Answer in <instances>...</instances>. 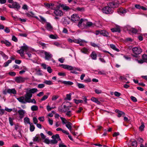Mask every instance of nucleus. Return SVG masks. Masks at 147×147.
<instances>
[{"label": "nucleus", "mask_w": 147, "mask_h": 147, "mask_svg": "<svg viewBox=\"0 0 147 147\" xmlns=\"http://www.w3.org/2000/svg\"><path fill=\"white\" fill-rule=\"evenodd\" d=\"M38 91L36 88H29L26 90V93L24 96H21L17 98V100L20 103L25 104L27 103H32L35 104L36 103L35 99H31L32 94Z\"/></svg>", "instance_id": "1"}, {"label": "nucleus", "mask_w": 147, "mask_h": 147, "mask_svg": "<svg viewBox=\"0 0 147 147\" xmlns=\"http://www.w3.org/2000/svg\"><path fill=\"white\" fill-rule=\"evenodd\" d=\"M51 138L53 139L50 140L48 138H45L44 140V142L47 144H56L58 142V141H60V139L58 134H56L52 136Z\"/></svg>", "instance_id": "2"}, {"label": "nucleus", "mask_w": 147, "mask_h": 147, "mask_svg": "<svg viewBox=\"0 0 147 147\" xmlns=\"http://www.w3.org/2000/svg\"><path fill=\"white\" fill-rule=\"evenodd\" d=\"M84 21H85L86 23V25L84 26L85 28H87V27H90L93 25V23L91 22H87V20L86 19H84L83 18L81 19L78 22V26L80 28L82 24V22Z\"/></svg>", "instance_id": "3"}, {"label": "nucleus", "mask_w": 147, "mask_h": 147, "mask_svg": "<svg viewBox=\"0 0 147 147\" xmlns=\"http://www.w3.org/2000/svg\"><path fill=\"white\" fill-rule=\"evenodd\" d=\"M119 5V3L117 1H115L111 2L109 3L107 5L109 6L111 8H116L118 7Z\"/></svg>", "instance_id": "4"}, {"label": "nucleus", "mask_w": 147, "mask_h": 147, "mask_svg": "<svg viewBox=\"0 0 147 147\" xmlns=\"http://www.w3.org/2000/svg\"><path fill=\"white\" fill-rule=\"evenodd\" d=\"M43 52L45 55V60L48 61L51 60L53 63L55 62V61L52 58L53 55L50 53L45 51H44Z\"/></svg>", "instance_id": "5"}, {"label": "nucleus", "mask_w": 147, "mask_h": 147, "mask_svg": "<svg viewBox=\"0 0 147 147\" xmlns=\"http://www.w3.org/2000/svg\"><path fill=\"white\" fill-rule=\"evenodd\" d=\"M70 107L65 105H62L58 107V110L61 113H65L69 109Z\"/></svg>", "instance_id": "6"}, {"label": "nucleus", "mask_w": 147, "mask_h": 147, "mask_svg": "<svg viewBox=\"0 0 147 147\" xmlns=\"http://www.w3.org/2000/svg\"><path fill=\"white\" fill-rule=\"evenodd\" d=\"M102 11L103 13L107 14L111 13L113 12L111 8L108 6L103 7Z\"/></svg>", "instance_id": "7"}, {"label": "nucleus", "mask_w": 147, "mask_h": 147, "mask_svg": "<svg viewBox=\"0 0 147 147\" xmlns=\"http://www.w3.org/2000/svg\"><path fill=\"white\" fill-rule=\"evenodd\" d=\"M8 7L10 8H14L17 10L19 9L21 7L20 4L16 2L13 3L12 4H9Z\"/></svg>", "instance_id": "8"}, {"label": "nucleus", "mask_w": 147, "mask_h": 147, "mask_svg": "<svg viewBox=\"0 0 147 147\" xmlns=\"http://www.w3.org/2000/svg\"><path fill=\"white\" fill-rule=\"evenodd\" d=\"M133 52L136 55H139L142 52V50L140 47H135L132 50Z\"/></svg>", "instance_id": "9"}, {"label": "nucleus", "mask_w": 147, "mask_h": 147, "mask_svg": "<svg viewBox=\"0 0 147 147\" xmlns=\"http://www.w3.org/2000/svg\"><path fill=\"white\" fill-rule=\"evenodd\" d=\"M26 79L24 77L19 76L15 78L16 82L18 83H21L24 82Z\"/></svg>", "instance_id": "10"}, {"label": "nucleus", "mask_w": 147, "mask_h": 147, "mask_svg": "<svg viewBox=\"0 0 147 147\" xmlns=\"http://www.w3.org/2000/svg\"><path fill=\"white\" fill-rule=\"evenodd\" d=\"M59 65L60 66L62 67V68L64 69L69 70H72L74 69V67L72 66L67 65L61 64Z\"/></svg>", "instance_id": "11"}, {"label": "nucleus", "mask_w": 147, "mask_h": 147, "mask_svg": "<svg viewBox=\"0 0 147 147\" xmlns=\"http://www.w3.org/2000/svg\"><path fill=\"white\" fill-rule=\"evenodd\" d=\"M80 19V17L77 14H73L71 16V20L74 22L78 21Z\"/></svg>", "instance_id": "12"}, {"label": "nucleus", "mask_w": 147, "mask_h": 147, "mask_svg": "<svg viewBox=\"0 0 147 147\" xmlns=\"http://www.w3.org/2000/svg\"><path fill=\"white\" fill-rule=\"evenodd\" d=\"M111 30L113 32H120L121 31L120 26L117 25H116L115 27L111 28Z\"/></svg>", "instance_id": "13"}, {"label": "nucleus", "mask_w": 147, "mask_h": 147, "mask_svg": "<svg viewBox=\"0 0 147 147\" xmlns=\"http://www.w3.org/2000/svg\"><path fill=\"white\" fill-rule=\"evenodd\" d=\"M18 113L19 115V117L20 119H22L24 116V114L26 113V111L23 109H20L18 111Z\"/></svg>", "instance_id": "14"}, {"label": "nucleus", "mask_w": 147, "mask_h": 147, "mask_svg": "<svg viewBox=\"0 0 147 147\" xmlns=\"http://www.w3.org/2000/svg\"><path fill=\"white\" fill-rule=\"evenodd\" d=\"M44 5L45 6L46 8L48 9H50L51 10L53 9V7L54 6V4L53 3H44Z\"/></svg>", "instance_id": "15"}, {"label": "nucleus", "mask_w": 147, "mask_h": 147, "mask_svg": "<svg viewBox=\"0 0 147 147\" xmlns=\"http://www.w3.org/2000/svg\"><path fill=\"white\" fill-rule=\"evenodd\" d=\"M130 143L131 147H136L137 146V141L134 139L131 140Z\"/></svg>", "instance_id": "16"}, {"label": "nucleus", "mask_w": 147, "mask_h": 147, "mask_svg": "<svg viewBox=\"0 0 147 147\" xmlns=\"http://www.w3.org/2000/svg\"><path fill=\"white\" fill-rule=\"evenodd\" d=\"M54 13L56 16H62L63 14L62 11L60 9L55 10Z\"/></svg>", "instance_id": "17"}, {"label": "nucleus", "mask_w": 147, "mask_h": 147, "mask_svg": "<svg viewBox=\"0 0 147 147\" xmlns=\"http://www.w3.org/2000/svg\"><path fill=\"white\" fill-rule=\"evenodd\" d=\"M7 92L10 94H15L17 93V91L14 88L8 89L7 90Z\"/></svg>", "instance_id": "18"}, {"label": "nucleus", "mask_w": 147, "mask_h": 147, "mask_svg": "<svg viewBox=\"0 0 147 147\" xmlns=\"http://www.w3.org/2000/svg\"><path fill=\"white\" fill-rule=\"evenodd\" d=\"M100 34L107 38H109L110 37L109 33L105 30H101Z\"/></svg>", "instance_id": "19"}, {"label": "nucleus", "mask_w": 147, "mask_h": 147, "mask_svg": "<svg viewBox=\"0 0 147 147\" xmlns=\"http://www.w3.org/2000/svg\"><path fill=\"white\" fill-rule=\"evenodd\" d=\"M118 13L121 15H124L127 12V10L125 9L120 8L118 11Z\"/></svg>", "instance_id": "20"}, {"label": "nucleus", "mask_w": 147, "mask_h": 147, "mask_svg": "<svg viewBox=\"0 0 147 147\" xmlns=\"http://www.w3.org/2000/svg\"><path fill=\"white\" fill-rule=\"evenodd\" d=\"M1 42L2 44H5L7 47H9L11 45V43L8 41L6 40H3L1 41Z\"/></svg>", "instance_id": "21"}, {"label": "nucleus", "mask_w": 147, "mask_h": 147, "mask_svg": "<svg viewBox=\"0 0 147 147\" xmlns=\"http://www.w3.org/2000/svg\"><path fill=\"white\" fill-rule=\"evenodd\" d=\"M59 82H61L64 84L67 85H71L73 84V83L72 82L70 81H67L60 80Z\"/></svg>", "instance_id": "22"}, {"label": "nucleus", "mask_w": 147, "mask_h": 147, "mask_svg": "<svg viewBox=\"0 0 147 147\" xmlns=\"http://www.w3.org/2000/svg\"><path fill=\"white\" fill-rule=\"evenodd\" d=\"M4 26L1 25V30H3L4 32L7 33H8L10 32V30L8 28L5 27L4 29Z\"/></svg>", "instance_id": "23"}, {"label": "nucleus", "mask_w": 147, "mask_h": 147, "mask_svg": "<svg viewBox=\"0 0 147 147\" xmlns=\"http://www.w3.org/2000/svg\"><path fill=\"white\" fill-rule=\"evenodd\" d=\"M23 46L21 47V48L25 52H27L29 50V47L26 45L25 43H24Z\"/></svg>", "instance_id": "24"}, {"label": "nucleus", "mask_w": 147, "mask_h": 147, "mask_svg": "<svg viewBox=\"0 0 147 147\" xmlns=\"http://www.w3.org/2000/svg\"><path fill=\"white\" fill-rule=\"evenodd\" d=\"M139 28L138 30H137V29H136L134 28H132L131 30L130 31L132 33L136 34L137 32H141V28L140 27H138Z\"/></svg>", "instance_id": "25"}, {"label": "nucleus", "mask_w": 147, "mask_h": 147, "mask_svg": "<svg viewBox=\"0 0 147 147\" xmlns=\"http://www.w3.org/2000/svg\"><path fill=\"white\" fill-rule=\"evenodd\" d=\"M72 124L69 122H68L66 124V127L71 132V126Z\"/></svg>", "instance_id": "26"}, {"label": "nucleus", "mask_w": 147, "mask_h": 147, "mask_svg": "<svg viewBox=\"0 0 147 147\" xmlns=\"http://www.w3.org/2000/svg\"><path fill=\"white\" fill-rule=\"evenodd\" d=\"M46 28L49 31H51L53 29V27L51 24L49 23H47L46 24Z\"/></svg>", "instance_id": "27"}, {"label": "nucleus", "mask_w": 147, "mask_h": 147, "mask_svg": "<svg viewBox=\"0 0 147 147\" xmlns=\"http://www.w3.org/2000/svg\"><path fill=\"white\" fill-rule=\"evenodd\" d=\"M80 51L82 53L87 54L88 51V49L84 47L81 49Z\"/></svg>", "instance_id": "28"}, {"label": "nucleus", "mask_w": 147, "mask_h": 147, "mask_svg": "<svg viewBox=\"0 0 147 147\" xmlns=\"http://www.w3.org/2000/svg\"><path fill=\"white\" fill-rule=\"evenodd\" d=\"M61 7L63 9L66 11H69L70 10V8L68 6H67L65 4H63L61 5Z\"/></svg>", "instance_id": "29"}, {"label": "nucleus", "mask_w": 147, "mask_h": 147, "mask_svg": "<svg viewBox=\"0 0 147 147\" xmlns=\"http://www.w3.org/2000/svg\"><path fill=\"white\" fill-rule=\"evenodd\" d=\"M91 100L93 102L96 103L98 105H100V101H98V99L94 97H92L91 98Z\"/></svg>", "instance_id": "30"}, {"label": "nucleus", "mask_w": 147, "mask_h": 147, "mask_svg": "<svg viewBox=\"0 0 147 147\" xmlns=\"http://www.w3.org/2000/svg\"><path fill=\"white\" fill-rule=\"evenodd\" d=\"M110 47L113 50H114V51H115L117 52H119V49H117L116 48V46L113 44H111L110 45Z\"/></svg>", "instance_id": "31"}, {"label": "nucleus", "mask_w": 147, "mask_h": 147, "mask_svg": "<svg viewBox=\"0 0 147 147\" xmlns=\"http://www.w3.org/2000/svg\"><path fill=\"white\" fill-rule=\"evenodd\" d=\"M24 51L23 50V49L21 48L20 50H18L17 52L22 57H23L24 56Z\"/></svg>", "instance_id": "32"}, {"label": "nucleus", "mask_w": 147, "mask_h": 147, "mask_svg": "<svg viewBox=\"0 0 147 147\" xmlns=\"http://www.w3.org/2000/svg\"><path fill=\"white\" fill-rule=\"evenodd\" d=\"M24 123L25 124H30L32 123L30 122V119L27 117H25L24 119Z\"/></svg>", "instance_id": "33"}, {"label": "nucleus", "mask_w": 147, "mask_h": 147, "mask_svg": "<svg viewBox=\"0 0 147 147\" xmlns=\"http://www.w3.org/2000/svg\"><path fill=\"white\" fill-rule=\"evenodd\" d=\"M92 59L96 60V59L97 55L95 52H93L90 55Z\"/></svg>", "instance_id": "34"}, {"label": "nucleus", "mask_w": 147, "mask_h": 147, "mask_svg": "<svg viewBox=\"0 0 147 147\" xmlns=\"http://www.w3.org/2000/svg\"><path fill=\"white\" fill-rule=\"evenodd\" d=\"M31 109L32 111H36L38 110V107L36 105H33L31 107Z\"/></svg>", "instance_id": "35"}, {"label": "nucleus", "mask_w": 147, "mask_h": 147, "mask_svg": "<svg viewBox=\"0 0 147 147\" xmlns=\"http://www.w3.org/2000/svg\"><path fill=\"white\" fill-rule=\"evenodd\" d=\"M30 131L31 132L33 131L35 129V127L34 125H33V124L31 123L30 124Z\"/></svg>", "instance_id": "36"}, {"label": "nucleus", "mask_w": 147, "mask_h": 147, "mask_svg": "<svg viewBox=\"0 0 147 147\" xmlns=\"http://www.w3.org/2000/svg\"><path fill=\"white\" fill-rule=\"evenodd\" d=\"M1 55L3 57L4 59L5 60H7L8 58V57L7 55H6L3 52L1 51Z\"/></svg>", "instance_id": "37"}, {"label": "nucleus", "mask_w": 147, "mask_h": 147, "mask_svg": "<svg viewBox=\"0 0 147 147\" xmlns=\"http://www.w3.org/2000/svg\"><path fill=\"white\" fill-rule=\"evenodd\" d=\"M60 119H61L62 123L63 124H66L68 121H67L65 118L60 117Z\"/></svg>", "instance_id": "38"}, {"label": "nucleus", "mask_w": 147, "mask_h": 147, "mask_svg": "<svg viewBox=\"0 0 147 147\" xmlns=\"http://www.w3.org/2000/svg\"><path fill=\"white\" fill-rule=\"evenodd\" d=\"M43 83L49 85L53 84L52 82L50 80H45L44 81Z\"/></svg>", "instance_id": "39"}, {"label": "nucleus", "mask_w": 147, "mask_h": 147, "mask_svg": "<svg viewBox=\"0 0 147 147\" xmlns=\"http://www.w3.org/2000/svg\"><path fill=\"white\" fill-rule=\"evenodd\" d=\"M77 86L79 88H83L85 87V86L84 84L78 83H77Z\"/></svg>", "instance_id": "40"}, {"label": "nucleus", "mask_w": 147, "mask_h": 147, "mask_svg": "<svg viewBox=\"0 0 147 147\" xmlns=\"http://www.w3.org/2000/svg\"><path fill=\"white\" fill-rule=\"evenodd\" d=\"M62 23L66 25L68 24H69V22L65 18L63 19V20L62 21Z\"/></svg>", "instance_id": "41"}, {"label": "nucleus", "mask_w": 147, "mask_h": 147, "mask_svg": "<svg viewBox=\"0 0 147 147\" xmlns=\"http://www.w3.org/2000/svg\"><path fill=\"white\" fill-rule=\"evenodd\" d=\"M71 94L70 93L69 94H67L66 95V98H65L66 100H71Z\"/></svg>", "instance_id": "42"}, {"label": "nucleus", "mask_w": 147, "mask_h": 147, "mask_svg": "<svg viewBox=\"0 0 147 147\" xmlns=\"http://www.w3.org/2000/svg\"><path fill=\"white\" fill-rule=\"evenodd\" d=\"M36 74L38 76H42V74L41 72V70L40 69L38 70H36Z\"/></svg>", "instance_id": "43"}, {"label": "nucleus", "mask_w": 147, "mask_h": 147, "mask_svg": "<svg viewBox=\"0 0 147 147\" xmlns=\"http://www.w3.org/2000/svg\"><path fill=\"white\" fill-rule=\"evenodd\" d=\"M141 125L140 126L139 129L140 130L142 131L143 130L144 128L145 127V125L144 123L143 122H142V123Z\"/></svg>", "instance_id": "44"}, {"label": "nucleus", "mask_w": 147, "mask_h": 147, "mask_svg": "<svg viewBox=\"0 0 147 147\" xmlns=\"http://www.w3.org/2000/svg\"><path fill=\"white\" fill-rule=\"evenodd\" d=\"M94 92L97 94H99L102 92V91L101 90L98 89H95L94 90Z\"/></svg>", "instance_id": "45"}, {"label": "nucleus", "mask_w": 147, "mask_h": 147, "mask_svg": "<svg viewBox=\"0 0 147 147\" xmlns=\"http://www.w3.org/2000/svg\"><path fill=\"white\" fill-rule=\"evenodd\" d=\"M13 118H12L11 117H9V123L11 126H13Z\"/></svg>", "instance_id": "46"}, {"label": "nucleus", "mask_w": 147, "mask_h": 147, "mask_svg": "<svg viewBox=\"0 0 147 147\" xmlns=\"http://www.w3.org/2000/svg\"><path fill=\"white\" fill-rule=\"evenodd\" d=\"M66 112V115L68 117H70L72 115V114L71 113V111L67 110V111Z\"/></svg>", "instance_id": "47"}, {"label": "nucleus", "mask_w": 147, "mask_h": 147, "mask_svg": "<svg viewBox=\"0 0 147 147\" xmlns=\"http://www.w3.org/2000/svg\"><path fill=\"white\" fill-rule=\"evenodd\" d=\"M49 36L50 38L53 39H56L57 38V37L56 36L53 34H51Z\"/></svg>", "instance_id": "48"}, {"label": "nucleus", "mask_w": 147, "mask_h": 147, "mask_svg": "<svg viewBox=\"0 0 147 147\" xmlns=\"http://www.w3.org/2000/svg\"><path fill=\"white\" fill-rule=\"evenodd\" d=\"M11 62V60H8L6 62H5L4 64V66L5 67H6L8 66L9 65V64Z\"/></svg>", "instance_id": "49"}, {"label": "nucleus", "mask_w": 147, "mask_h": 147, "mask_svg": "<svg viewBox=\"0 0 147 147\" xmlns=\"http://www.w3.org/2000/svg\"><path fill=\"white\" fill-rule=\"evenodd\" d=\"M23 69V70H21L19 71V74H21L24 73L27 70V68L25 67H24Z\"/></svg>", "instance_id": "50"}, {"label": "nucleus", "mask_w": 147, "mask_h": 147, "mask_svg": "<svg viewBox=\"0 0 147 147\" xmlns=\"http://www.w3.org/2000/svg\"><path fill=\"white\" fill-rule=\"evenodd\" d=\"M75 102L76 104H78L79 103H82L83 102V101L80 100L74 99Z\"/></svg>", "instance_id": "51"}, {"label": "nucleus", "mask_w": 147, "mask_h": 147, "mask_svg": "<svg viewBox=\"0 0 147 147\" xmlns=\"http://www.w3.org/2000/svg\"><path fill=\"white\" fill-rule=\"evenodd\" d=\"M33 140L34 142H38L40 140L38 137L36 136L33 138Z\"/></svg>", "instance_id": "52"}, {"label": "nucleus", "mask_w": 147, "mask_h": 147, "mask_svg": "<svg viewBox=\"0 0 147 147\" xmlns=\"http://www.w3.org/2000/svg\"><path fill=\"white\" fill-rule=\"evenodd\" d=\"M142 59L144 61V62L147 61V55L144 54L142 56Z\"/></svg>", "instance_id": "53"}, {"label": "nucleus", "mask_w": 147, "mask_h": 147, "mask_svg": "<svg viewBox=\"0 0 147 147\" xmlns=\"http://www.w3.org/2000/svg\"><path fill=\"white\" fill-rule=\"evenodd\" d=\"M125 115V113L124 112L121 111L118 113L117 116L118 117H121L122 115Z\"/></svg>", "instance_id": "54"}, {"label": "nucleus", "mask_w": 147, "mask_h": 147, "mask_svg": "<svg viewBox=\"0 0 147 147\" xmlns=\"http://www.w3.org/2000/svg\"><path fill=\"white\" fill-rule=\"evenodd\" d=\"M85 41L84 40H82L81 39H80V40L79 41V43H78V44H79L80 46H82L83 45V43L84 42H85Z\"/></svg>", "instance_id": "55"}, {"label": "nucleus", "mask_w": 147, "mask_h": 147, "mask_svg": "<svg viewBox=\"0 0 147 147\" xmlns=\"http://www.w3.org/2000/svg\"><path fill=\"white\" fill-rule=\"evenodd\" d=\"M33 123L35 124H36L38 122V120L36 117H33Z\"/></svg>", "instance_id": "56"}, {"label": "nucleus", "mask_w": 147, "mask_h": 147, "mask_svg": "<svg viewBox=\"0 0 147 147\" xmlns=\"http://www.w3.org/2000/svg\"><path fill=\"white\" fill-rule=\"evenodd\" d=\"M131 99L134 102H136L137 101L136 98L133 96H131L130 97Z\"/></svg>", "instance_id": "57"}, {"label": "nucleus", "mask_w": 147, "mask_h": 147, "mask_svg": "<svg viewBox=\"0 0 147 147\" xmlns=\"http://www.w3.org/2000/svg\"><path fill=\"white\" fill-rule=\"evenodd\" d=\"M34 15V14L32 12H30L29 13H26V16L28 17L33 16Z\"/></svg>", "instance_id": "58"}, {"label": "nucleus", "mask_w": 147, "mask_h": 147, "mask_svg": "<svg viewBox=\"0 0 147 147\" xmlns=\"http://www.w3.org/2000/svg\"><path fill=\"white\" fill-rule=\"evenodd\" d=\"M98 74L99 75H106V73L105 71L104 70L100 71L98 72Z\"/></svg>", "instance_id": "59"}, {"label": "nucleus", "mask_w": 147, "mask_h": 147, "mask_svg": "<svg viewBox=\"0 0 147 147\" xmlns=\"http://www.w3.org/2000/svg\"><path fill=\"white\" fill-rule=\"evenodd\" d=\"M12 40L16 42H17L18 40L17 38L14 36H12Z\"/></svg>", "instance_id": "60"}, {"label": "nucleus", "mask_w": 147, "mask_h": 147, "mask_svg": "<svg viewBox=\"0 0 147 147\" xmlns=\"http://www.w3.org/2000/svg\"><path fill=\"white\" fill-rule=\"evenodd\" d=\"M114 95L116 96L119 97L121 96V94L118 92L115 91L114 92Z\"/></svg>", "instance_id": "61"}, {"label": "nucleus", "mask_w": 147, "mask_h": 147, "mask_svg": "<svg viewBox=\"0 0 147 147\" xmlns=\"http://www.w3.org/2000/svg\"><path fill=\"white\" fill-rule=\"evenodd\" d=\"M90 44L91 45V46L93 47H98V45L96 44L95 43L93 42H90Z\"/></svg>", "instance_id": "62"}, {"label": "nucleus", "mask_w": 147, "mask_h": 147, "mask_svg": "<svg viewBox=\"0 0 147 147\" xmlns=\"http://www.w3.org/2000/svg\"><path fill=\"white\" fill-rule=\"evenodd\" d=\"M48 96L47 95H44L43 96L42 98L41 99V101H44L47 99L48 98Z\"/></svg>", "instance_id": "63"}, {"label": "nucleus", "mask_w": 147, "mask_h": 147, "mask_svg": "<svg viewBox=\"0 0 147 147\" xmlns=\"http://www.w3.org/2000/svg\"><path fill=\"white\" fill-rule=\"evenodd\" d=\"M47 71L49 73H51L52 71V69H51V67L49 66L47 67Z\"/></svg>", "instance_id": "64"}]
</instances>
